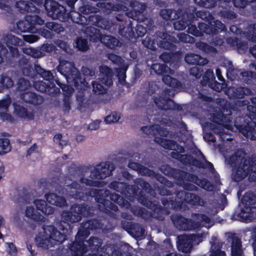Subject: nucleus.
<instances>
[{"mask_svg": "<svg viewBox=\"0 0 256 256\" xmlns=\"http://www.w3.org/2000/svg\"><path fill=\"white\" fill-rule=\"evenodd\" d=\"M64 229L62 227L63 231H64ZM65 240L64 232L60 233L56 230L52 226H48L44 227L42 230L36 236V243L38 246L49 248L62 243Z\"/></svg>", "mask_w": 256, "mask_h": 256, "instance_id": "obj_1", "label": "nucleus"}, {"mask_svg": "<svg viewBox=\"0 0 256 256\" xmlns=\"http://www.w3.org/2000/svg\"><path fill=\"white\" fill-rule=\"evenodd\" d=\"M256 200V197L252 193H246L242 198L240 204L241 212L239 213L240 220L248 222L256 217V208L252 207Z\"/></svg>", "mask_w": 256, "mask_h": 256, "instance_id": "obj_2", "label": "nucleus"}, {"mask_svg": "<svg viewBox=\"0 0 256 256\" xmlns=\"http://www.w3.org/2000/svg\"><path fill=\"white\" fill-rule=\"evenodd\" d=\"M58 70L64 75L68 84L71 83V80H72L74 81L76 86L78 84L79 73L71 62L64 60L60 61L58 67Z\"/></svg>", "mask_w": 256, "mask_h": 256, "instance_id": "obj_3", "label": "nucleus"}, {"mask_svg": "<svg viewBox=\"0 0 256 256\" xmlns=\"http://www.w3.org/2000/svg\"><path fill=\"white\" fill-rule=\"evenodd\" d=\"M202 236L194 234L182 235L178 237V248L180 250L184 252L190 251L194 244H198L202 241Z\"/></svg>", "mask_w": 256, "mask_h": 256, "instance_id": "obj_4", "label": "nucleus"}, {"mask_svg": "<svg viewBox=\"0 0 256 256\" xmlns=\"http://www.w3.org/2000/svg\"><path fill=\"white\" fill-rule=\"evenodd\" d=\"M82 208L79 206H75L71 208L70 211H64L62 216L64 222H75L80 220Z\"/></svg>", "mask_w": 256, "mask_h": 256, "instance_id": "obj_5", "label": "nucleus"}, {"mask_svg": "<svg viewBox=\"0 0 256 256\" xmlns=\"http://www.w3.org/2000/svg\"><path fill=\"white\" fill-rule=\"evenodd\" d=\"M248 162L246 160L232 170V177L236 181H239L248 174Z\"/></svg>", "mask_w": 256, "mask_h": 256, "instance_id": "obj_6", "label": "nucleus"}, {"mask_svg": "<svg viewBox=\"0 0 256 256\" xmlns=\"http://www.w3.org/2000/svg\"><path fill=\"white\" fill-rule=\"evenodd\" d=\"M152 69L156 70L157 74H164L162 79L164 83L172 87H175L177 86L178 82L176 79L172 78L168 75L164 74V72L166 71V68H165L164 71L163 66L160 64H154L152 66ZM166 69L168 68H166Z\"/></svg>", "mask_w": 256, "mask_h": 256, "instance_id": "obj_7", "label": "nucleus"}, {"mask_svg": "<svg viewBox=\"0 0 256 256\" xmlns=\"http://www.w3.org/2000/svg\"><path fill=\"white\" fill-rule=\"evenodd\" d=\"M36 209L45 214H50L54 212V208L48 206L46 202L42 200L36 199L34 202Z\"/></svg>", "mask_w": 256, "mask_h": 256, "instance_id": "obj_8", "label": "nucleus"}, {"mask_svg": "<svg viewBox=\"0 0 256 256\" xmlns=\"http://www.w3.org/2000/svg\"><path fill=\"white\" fill-rule=\"evenodd\" d=\"M100 72L104 74L102 82L106 86H110L112 84V73L110 68L106 66H102L100 68Z\"/></svg>", "mask_w": 256, "mask_h": 256, "instance_id": "obj_9", "label": "nucleus"}, {"mask_svg": "<svg viewBox=\"0 0 256 256\" xmlns=\"http://www.w3.org/2000/svg\"><path fill=\"white\" fill-rule=\"evenodd\" d=\"M186 62L190 64L203 65L207 63V60L200 57L199 55L190 54L185 57Z\"/></svg>", "mask_w": 256, "mask_h": 256, "instance_id": "obj_10", "label": "nucleus"}, {"mask_svg": "<svg viewBox=\"0 0 256 256\" xmlns=\"http://www.w3.org/2000/svg\"><path fill=\"white\" fill-rule=\"evenodd\" d=\"M230 114H231V113L228 112L222 115L221 114H218L216 116V118H214L213 120L214 122L218 124V126H222L228 130H232L233 129L232 126L226 123L227 122H230L229 118H226V116H224V115Z\"/></svg>", "mask_w": 256, "mask_h": 256, "instance_id": "obj_11", "label": "nucleus"}, {"mask_svg": "<svg viewBox=\"0 0 256 256\" xmlns=\"http://www.w3.org/2000/svg\"><path fill=\"white\" fill-rule=\"evenodd\" d=\"M10 104L9 98L0 100V116L4 120H10V116L6 113Z\"/></svg>", "mask_w": 256, "mask_h": 256, "instance_id": "obj_12", "label": "nucleus"}, {"mask_svg": "<svg viewBox=\"0 0 256 256\" xmlns=\"http://www.w3.org/2000/svg\"><path fill=\"white\" fill-rule=\"evenodd\" d=\"M25 215L26 217L36 221H42L44 218L40 212H36L34 208L30 206L26 207Z\"/></svg>", "mask_w": 256, "mask_h": 256, "instance_id": "obj_13", "label": "nucleus"}, {"mask_svg": "<svg viewBox=\"0 0 256 256\" xmlns=\"http://www.w3.org/2000/svg\"><path fill=\"white\" fill-rule=\"evenodd\" d=\"M46 200L50 204L61 206L64 204L66 201L62 197L57 196L54 194L46 195Z\"/></svg>", "mask_w": 256, "mask_h": 256, "instance_id": "obj_14", "label": "nucleus"}, {"mask_svg": "<svg viewBox=\"0 0 256 256\" xmlns=\"http://www.w3.org/2000/svg\"><path fill=\"white\" fill-rule=\"evenodd\" d=\"M231 255L232 256H242L241 243L238 238H234L232 239Z\"/></svg>", "mask_w": 256, "mask_h": 256, "instance_id": "obj_15", "label": "nucleus"}, {"mask_svg": "<svg viewBox=\"0 0 256 256\" xmlns=\"http://www.w3.org/2000/svg\"><path fill=\"white\" fill-rule=\"evenodd\" d=\"M142 131L147 134H156V132L158 133L160 136L164 135L167 136L168 132L160 128L158 126H144L142 128Z\"/></svg>", "mask_w": 256, "mask_h": 256, "instance_id": "obj_16", "label": "nucleus"}, {"mask_svg": "<svg viewBox=\"0 0 256 256\" xmlns=\"http://www.w3.org/2000/svg\"><path fill=\"white\" fill-rule=\"evenodd\" d=\"M100 41L108 47L112 48L118 46L119 42L118 39L109 36H106L100 38Z\"/></svg>", "mask_w": 256, "mask_h": 256, "instance_id": "obj_17", "label": "nucleus"}, {"mask_svg": "<svg viewBox=\"0 0 256 256\" xmlns=\"http://www.w3.org/2000/svg\"><path fill=\"white\" fill-rule=\"evenodd\" d=\"M10 140L6 138H0V155L6 154L11 151Z\"/></svg>", "mask_w": 256, "mask_h": 256, "instance_id": "obj_18", "label": "nucleus"}, {"mask_svg": "<svg viewBox=\"0 0 256 256\" xmlns=\"http://www.w3.org/2000/svg\"><path fill=\"white\" fill-rule=\"evenodd\" d=\"M14 82L9 76V74H4L0 76V86L8 88L13 86Z\"/></svg>", "mask_w": 256, "mask_h": 256, "instance_id": "obj_19", "label": "nucleus"}, {"mask_svg": "<svg viewBox=\"0 0 256 256\" xmlns=\"http://www.w3.org/2000/svg\"><path fill=\"white\" fill-rule=\"evenodd\" d=\"M120 118V114L116 112H112L104 119L106 124H112L118 122Z\"/></svg>", "mask_w": 256, "mask_h": 256, "instance_id": "obj_20", "label": "nucleus"}, {"mask_svg": "<svg viewBox=\"0 0 256 256\" xmlns=\"http://www.w3.org/2000/svg\"><path fill=\"white\" fill-rule=\"evenodd\" d=\"M155 141L160 144L163 148L166 149H173L174 146L172 145V142L166 139L160 138H156Z\"/></svg>", "mask_w": 256, "mask_h": 256, "instance_id": "obj_21", "label": "nucleus"}, {"mask_svg": "<svg viewBox=\"0 0 256 256\" xmlns=\"http://www.w3.org/2000/svg\"><path fill=\"white\" fill-rule=\"evenodd\" d=\"M38 98L37 96L34 93L32 92H25L22 97V99H23L26 102H28L32 104H36V98Z\"/></svg>", "mask_w": 256, "mask_h": 256, "instance_id": "obj_22", "label": "nucleus"}, {"mask_svg": "<svg viewBox=\"0 0 256 256\" xmlns=\"http://www.w3.org/2000/svg\"><path fill=\"white\" fill-rule=\"evenodd\" d=\"M128 166L135 170H139L140 172L143 174H149V170L145 168H140V166L136 162H131L129 164Z\"/></svg>", "mask_w": 256, "mask_h": 256, "instance_id": "obj_23", "label": "nucleus"}, {"mask_svg": "<svg viewBox=\"0 0 256 256\" xmlns=\"http://www.w3.org/2000/svg\"><path fill=\"white\" fill-rule=\"evenodd\" d=\"M76 46L81 50H86L88 48V45L86 40L78 38L76 42Z\"/></svg>", "mask_w": 256, "mask_h": 256, "instance_id": "obj_24", "label": "nucleus"}, {"mask_svg": "<svg viewBox=\"0 0 256 256\" xmlns=\"http://www.w3.org/2000/svg\"><path fill=\"white\" fill-rule=\"evenodd\" d=\"M241 132L246 137L250 138L251 140L256 139V133L253 129L249 128L248 130L247 128H242L240 130Z\"/></svg>", "mask_w": 256, "mask_h": 256, "instance_id": "obj_25", "label": "nucleus"}, {"mask_svg": "<svg viewBox=\"0 0 256 256\" xmlns=\"http://www.w3.org/2000/svg\"><path fill=\"white\" fill-rule=\"evenodd\" d=\"M172 14H175V12L172 10H164L160 12V14L164 19L172 20L175 18V16H172Z\"/></svg>", "mask_w": 256, "mask_h": 256, "instance_id": "obj_26", "label": "nucleus"}, {"mask_svg": "<svg viewBox=\"0 0 256 256\" xmlns=\"http://www.w3.org/2000/svg\"><path fill=\"white\" fill-rule=\"evenodd\" d=\"M198 219L201 220L202 224L206 228H210L212 225L211 220L206 216L200 215Z\"/></svg>", "mask_w": 256, "mask_h": 256, "instance_id": "obj_27", "label": "nucleus"}, {"mask_svg": "<svg viewBox=\"0 0 256 256\" xmlns=\"http://www.w3.org/2000/svg\"><path fill=\"white\" fill-rule=\"evenodd\" d=\"M94 91L97 94H102L105 92V88L101 84H98L96 81L92 82Z\"/></svg>", "mask_w": 256, "mask_h": 256, "instance_id": "obj_28", "label": "nucleus"}, {"mask_svg": "<svg viewBox=\"0 0 256 256\" xmlns=\"http://www.w3.org/2000/svg\"><path fill=\"white\" fill-rule=\"evenodd\" d=\"M34 88L38 91L44 92L47 91L46 84L43 82H37L34 84Z\"/></svg>", "mask_w": 256, "mask_h": 256, "instance_id": "obj_29", "label": "nucleus"}, {"mask_svg": "<svg viewBox=\"0 0 256 256\" xmlns=\"http://www.w3.org/2000/svg\"><path fill=\"white\" fill-rule=\"evenodd\" d=\"M190 74L194 76L196 78H199L202 74V70L198 67L194 66L190 70Z\"/></svg>", "mask_w": 256, "mask_h": 256, "instance_id": "obj_30", "label": "nucleus"}, {"mask_svg": "<svg viewBox=\"0 0 256 256\" xmlns=\"http://www.w3.org/2000/svg\"><path fill=\"white\" fill-rule=\"evenodd\" d=\"M78 184H72V186H70L68 188L70 189L69 194L74 196L76 198H80V196H77L76 193L78 192L76 190Z\"/></svg>", "mask_w": 256, "mask_h": 256, "instance_id": "obj_31", "label": "nucleus"}, {"mask_svg": "<svg viewBox=\"0 0 256 256\" xmlns=\"http://www.w3.org/2000/svg\"><path fill=\"white\" fill-rule=\"evenodd\" d=\"M253 0H234V4L235 6L243 8L245 6L248 2H252Z\"/></svg>", "mask_w": 256, "mask_h": 256, "instance_id": "obj_32", "label": "nucleus"}, {"mask_svg": "<svg viewBox=\"0 0 256 256\" xmlns=\"http://www.w3.org/2000/svg\"><path fill=\"white\" fill-rule=\"evenodd\" d=\"M22 37L25 41L30 43L34 42L38 40V36L35 35H24Z\"/></svg>", "mask_w": 256, "mask_h": 256, "instance_id": "obj_33", "label": "nucleus"}, {"mask_svg": "<svg viewBox=\"0 0 256 256\" xmlns=\"http://www.w3.org/2000/svg\"><path fill=\"white\" fill-rule=\"evenodd\" d=\"M108 58L114 63L122 64V59L118 56L114 54H110L108 55Z\"/></svg>", "mask_w": 256, "mask_h": 256, "instance_id": "obj_34", "label": "nucleus"}, {"mask_svg": "<svg viewBox=\"0 0 256 256\" xmlns=\"http://www.w3.org/2000/svg\"><path fill=\"white\" fill-rule=\"evenodd\" d=\"M86 243L89 244L90 247L95 246L96 248L100 245V242L99 241L98 239L95 238H90L88 242H86Z\"/></svg>", "mask_w": 256, "mask_h": 256, "instance_id": "obj_35", "label": "nucleus"}, {"mask_svg": "<svg viewBox=\"0 0 256 256\" xmlns=\"http://www.w3.org/2000/svg\"><path fill=\"white\" fill-rule=\"evenodd\" d=\"M213 22L214 24H212V22H210V25L214 26L216 29L220 30H223L225 29V26L220 22L216 20Z\"/></svg>", "mask_w": 256, "mask_h": 256, "instance_id": "obj_36", "label": "nucleus"}, {"mask_svg": "<svg viewBox=\"0 0 256 256\" xmlns=\"http://www.w3.org/2000/svg\"><path fill=\"white\" fill-rule=\"evenodd\" d=\"M15 111L21 117L25 118L27 116L26 112L24 108H19L17 106L14 108Z\"/></svg>", "mask_w": 256, "mask_h": 256, "instance_id": "obj_37", "label": "nucleus"}, {"mask_svg": "<svg viewBox=\"0 0 256 256\" xmlns=\"http://www.w3.org/2000/svg\"><path fill=\"white\" fill-rule=\"evenodd\" d=\"M28 155L36 156L38 155V148L37 146L34 144L28 151Z\"/></svg>", "mask_w": 256, "mask_h": 256, "instance_id": "obj_38", "label": "nucleus"}, {"mask_svg": "<svg viewBox=\"0 0 256 256\" xmlns=\"http://www.w3.org/2000/svg\"><path fill=\"white\" fill-rule=\"evenodd\" d=\"M8 246V252L11 256H13L16 254V247L12 243H7Z\"/></svg>", "mask_w": 256, "mask_h": 256, "instance_id": "obj_39", "label": "nucleus"}, {"mask_svg": "<svg viewBox=\"0 0 256 256\" xmlns=\"http://www.w3.org/2000/svg\"><path fill=\"white\" fill-rule=\"evenodd\" d=\"M62 90L64 92L66 96L70 95L73 92V88L71 86L64 85L62 87Z\"/></svg>", "mask_w": 256, "mask_h": 256, "instance_id": "obj_40", "label": "nucleus"}, {"mask_svg": "<svg viewBox=\"0 0 256 256\" xmlns=\"http://www.w3.org/2000/svg\"><path fill=\"white\" fill-rule=\"evenodd\" d=\"M178 36L180 38V40L181 41L184 42L192 41V40H190L191 38H190L189 36H188L185 34L180 33L178 34Z\"/></svg>", "mask_w": 256, "mask_h": 256, "instance_id": "obj_41", "label": "nucleus"}, {"mask_svg": "<svg viewBox=\"0 0 256 256\" xmlns=\"http://www.w3.org/2000/svg\"><path fill=\"white\" fill-rule=\"evenodd\" d=\"M146 33V30L144 27L141 26H138L136 28V34L138 36H142Z\"/></svg>", "mask_w": 256, "mask_h": 256, "instance_id": "obj_42", "label": "nucleus"}, {"mask_svg": "<svg viewBox=\"0 0 256 256\" xmlns=\"http://www.w3.org/2000/svg\"><path fill=\"white\" fill-rule=\"evenodd\" d=\"M186 24L183 22L182 24L180 22H177L174 23V27L177 30H182L186 28Z\"/></svg>", "mask_w": 256, "mask_h": 256, "instance_id": "obj_43", "label": "nucleus"}, {"mask_svg": "<svg viewBox=\"0 0 256 256\" xmlns=\"http://www.w3.org/2000/svg\"><path fill=\"white\" fill-rule=\"evenodd\" d=\"M100 124V120H96L90 124L88 128L90 130H96L99 128Z\"/></svg>", "mask_w": 256, "mask_h": 256, "instance_id": "obj_44", "label": "nucleus"}, {"mask_svg": "<svg viewBox=\"0 0 256 256\" xmlns=\"http://www.w3.org/2000/svg\"><path fill=\"white\" fill-rule=\"evenodd\" d=\"M76 244V247L78 246V245L77 244ZM86 251H87V250L85 249L84 246H82L79 244L78 248V247L77 248V250L76 251V252L78 255H80V254H82L84 253Z\"/></svg>", "mask_w": 256, "mask_h": 256, "instance_id": "obj_45", "label": "nucleus"}, {"mask_svg": "<svg viewBox=\"0 0 256 256\" xmlns=\"http://www.w3.org/2000/svg\"><path fill=\"white\" fill-rule=\"evenodd\" d=\"M42 74V76L43 78L47 80H50L52 78V74L49 71H44V70Z\"/></svg>", "mask_w": 256, "mask_h": 256, "instance_id": "obj_46", "label": "nucleus"}, {"mask_svg": "<svg viewBox=\"0 0 256 256\" xmlns=\"http://www.w3.org/2000/svg\"><path fill=\"white\" fill-rule=\"evenodd\" d=\"M210 256H226V254L224 252L216 250V251L212 250Z\"/></svg>", "mask_w": 256, "mask_h": 256, "instance_id": "obj_47", "label": "nucleus"}, {"mask_svg": "<svg viewBox=\"0 0 256 256\" xmlns=\"http://www.w3.org/2000/svg\"><path fill=\"white\" fill-rule=\"evenodd\" d=\"M82 184L84 185V184H86V185H90V186H97V183L96 182H94L91 180H88L87 179H83L82 181Z\"/></svg>", "mask_w": 256, "mask_h": 256, "instance_id": "obj_48", "label": "nucleus"}, {"mask_svg": "<svg viewBox=\"0 0 256 256\" xmlns=\"http://www.w3.org/2000/svg\"><path fill=\"white\" fill-rule=\"evenodd\" d=\"M252 236H254L252 245L254 250V256H256V228L254 231Z\"/></svg>", "mask_w": 256, "mask_h": 256, "instance_id": "obj_49", "label": "nucleus"}, {"mask_svg": "<svg viewBox=\"0 0 256 256\" xmlns=\"http://www.w3.org/2000/svg\"><path fill=\"white\" fill-rule=\"evenodd\" d=\"M10 38L12 40V43L14 45H20L21 41L18 38L14 36H10Z\"/></svg>", "mask_w": 256, "mask_h": 256, "instance_id": "obj_50", "label": "nucleus"}, {"mask_svg": "<svg viewBox=\"0 0 256 256\" xmlns=\"http://www.w3.org/2000/svg\"><path fill=\"white\" fill-rule=\"evenodd\" d=\"M212 88L216 91H220V90L222 89V86L220 84L214 82V84H212Z\"/></svg>", "mask_w": 256, "mask_h": 256, "instance_id": "obj_51", "label": "nucleus"}, {"mask_svg": "<svg viewBox=\"0 0 256 256\" xmlns=\"http://www.w3.org/2000/svg\"><path fill=\"white\" fill-rule=\"evenodd\" d=\"M32 21L34 22V24H38L39 25H41V24H43L44 22L42 20L41 18H40L37 16H34L32 17Z\"/></svg>", "mask_w": 256, "mask_h": 256, "instance_id": "obj_52", "label": "nucleus"}, {"mask_svg": "<svg viewBox=\"0 0 256 256\" xmlns=\"http://www.w3.org/2000/svg\"><path fill=\"white\" fill-rule=\"evenodd\" d=\"M46 26L51 28L54 30H57L58 28H60V26L57 24H54V23H48L46 24Z\"/></svg>", "mask_w": 256, "mask_h": 256, "instance_id": "obj_53", "label": "nucleus"}, {"mask_svg": "<svg viewBox=\"0 0 256 256\" xmlns=\"http://www.w3.org/2000/svg\"><path fill=\"white\" fill-rule=\"evenodd\" d=\"M29 86V82L25 80H22L20 82V86L18 88L20 90H22L23 87H26Z\"/></svg>", "mask_w": 256, "mask_h": 256, "instance_id": "obj_54", "label": "nucleus"}, {"mask_svg": "<svg viewBox=\"0 0 256 256\" xmlns=\"http://www.w3.org/2000/svg\"><path fill=\"white\" fill-rule=\"evenodd\" d=\"M105 168H104V170H102L103 173L100 174L98 176H96L97 178H102L104 177H106V176L110 174V172H107L106 173V172Z\"/></svg>", "mask_w": 256, "mask_h": 256, "instance_id": "obj_55", "label": "nucleus"}, {"mask_svg": "<svg viewBox=\"0 0 256 256\" xmlns=\"http://www.w3.org/2000/svg\"><path fill=\"white\" fill-rule=\"evenodd\" d=\"M49 5L52 6V7H54V6H56V3L52 0H46V2L45 7H46V9H47L48 10H49V9H50L48 8Z\"/></svg>", "mask_w": 256, "mask_h": 256, "instance_id": "obj_56", "label": "nucleus"}, {"mask_svg": "<svg viewBox=\"0 0 256 256\" xmlns=\"http://www.w3.org/2000/svg\"><path fill=\"white\" fill-rule=\"evenodd\" d=\"M206 77H208V80L212 79L214 78L213 72L212 71L209 70L206 72V73L204 78Z\"/></svg>", "mask_w": 256, "mask_h": 256, "instance_id": "obj_57", "label": "nucleus"}, {"mask_svg": "<svg viewBox=\"0 0 256 256\" xmlns=\"http://www.w3.org/2000/svg\"><path fill=\"white\" fill-rule=\"evenodd\" d=\"M62 138V135L61 134H56V135L54 136V140L56 142H58L60 144H61L60 143V140H61Z\"/></svg>", "mask_w": 256, "mask_h": 256, "instance_id": "obj_58", "label": "nucleus"}, {"mask_svg": "<svg viewBox=\"0 0 256 256\" xmlns=\"http://www.w3.org/2000/svg\"><path fill=\"white\" fill-rule=\"evenodd\" d=\"M216 74L218 79L220 80V81L224 80V78H222V76L221 74V72L219 69L216 70Z\"/></svg>", "mask_w": 256, "mask_h": 256, "instance_id": "obj_59", "label": "nucleus"}, {"mask_svg": "<svg viewBox=\"0 0 256 256\" xmlns=\"http://www.w3.org/2000/svg\"><path fill=\"white\" fill-rule=\"evenodd\" d=\"M205 24H201L200 26V30H202L204 32H206V33H207V34H212L213 32H210V30H209L208 28H206V29H202V28L203 26H204Z\"/></svg>", "mask_w": 256, "mask_h": 256, "instance_id": "obj_60", "label": "nucleus"}, {"mask_svg": "<svg viewBox=\"0 0 256 256\" xmlns=\"http://www.w3.org/2000/svg\"><path fill=\"white\" fill-rule=\"evenodd\" d=\"M82 72L84 74V75L86 76H87V75H92V72L90 71L89 69L87 68H83L82 69Z\"/></svg>", "mask_w": 256, "mask_h": 256, "instance_id": "obj_61", "label": "nucleus"}, {"mask_svg": "<svg viewBox=\"0 0 256 256\" xmlns=\"http://www.w3.org/2000/svg\"><path fill=\"white\" fill-rule=\"evenodd\" d=\"M118 77L120 82L122 84L125 80V75L124 74H118Z\"/></svg>", "mask_w": 256, "mask_h": 256, "instance_id": "obj_62", "label": "nucleus"}, {"mask_svg": "<svg viewBox=\"0 0 256 256\" xmlns=\"http://www.w3.org/2000/svg\"><path fill=\"white\" fill-rule=\"evenodd\" d=\"M112 200L114 202H118L119 198V196L118 194H113L110 197Z\"/></svg>", "mask_w": 256, "mask_h": 256, "instance_id": "obj_63", "label": "nucleus"}, {"mask_svg": "<svg viewBox=\"0 0 256 256\" xmlns=\"http://www.w3.org/2000/svg\"><path fill=\"white\" fill-rule=\"evenodd\" d=\"M250 52L254 56L256 57V46L251 48L250 49Z\"/></svg>", "mask_w": 256, "mask_h": 256, "instance_id": "obj_64", "label": "nucleus"}]
</instances>
